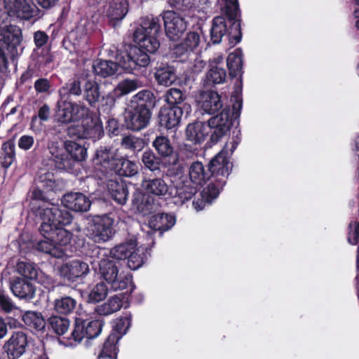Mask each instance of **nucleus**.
<instances>
[{"instance_id": "obj_1", "label": "nucleus", "mask_w": 359, "mask_h": 359, "mask_svg": "<svg viewBox=\"0 0 359 359\" xmlns=\"http://www.w3.org/2000/svg\"><path fill=\"white\" fill-rule=\"evenodd\" d=\"M39 215L42 221L40 232L43 237L50 239L56 245L61 248L69 243L72 233L60 227L72 222L73 217L68 210L51 204L49 206L40 207Z\"/></svg>"}, {"instance_id": "obj_2", "label": "nucleus", "mask_w": 359, "mask_h": 359, "mask_svg": "<svg viewBox=\"0 0 359 359\" xmlns=\"http://www.w3.org/2000/svg\"><path fill=\"white\" fill-rule=\"evenodd\" d=\"M161 27L158 18L146 17L142 20L141 27L135 32L134 39L141 53H154L159 48L158 36Z\"/></svg>"}, {"instance_id": "obj_3", "label": "nucleus", "mask_w": 359, "mask_h": 359, "mask_svg": "<svg viewBox=\"0 0 359 359\" xmlns=\"http://www.w3.org/2000/svg\"><path fill=\"white\" fill-rule=\"evenodd\" d=\"M239 142V137L236 136V138H232L209 163L208 171L211 173L212 179L219 183L220 187L224 186L226 182L232 167L229 157Z\"/></svg>"}, {"instance_id": "obj_4", "label": "nucleus", "mask_w": 359, "mask_h": 359, "mask_svg": "<svg viewBox=\"0 0 359 359\" xmlns=\"http://www.w3.org/2000/svg\"><path fill=\"white\" fill-rule=\"evenodd\" d=\"M99 272L101 276L111 285L113 290L126 289L132 282V276L120 271V264L107 256L99 262Z\"/></svg>"}, {"instance_id": "obj_5", "label": "nucleus", "mask_w": 359, "mask_h": 359, "mask_svg": "<svg viewBox=\"0 0 359 359\" xmlns=\"http://www.w3.org/2000/svg\"><path fill=\"white\" fill-rule=\"evenodd\" d=\"M81 125L69 127L67 133L69 137L79 139H92L97 140L104 134L102 122L96 116L88 113L81 118Z\"/></svg>"}, {"instance_id": "obj_6", "label": "nucleus", "mask_w": 359, "mask_h": 359, "mask_svg": "<svg viewBox=\"0 0 359 359\" xmlns=\"http://www.w3.org/2000/svg\"><path fill=\"white\" fill-rule=\"evenodd\" d=\"M113 224L114 220L109 216H95L89 224L86 235L95 243L107 242L114 233Z\"/></svg>"}, {"instance_id": "obj_7", "label": "nucleus", "mask_w": 359, "mask_h": 359, "mask_svg": "<svg viewBox=\"0 0 359 359\" xmlns=\"http://www.w3.org/2000/svg\"><path fill=\"white\" fill-rule=\"evenodd\" d=\"M151 112L144 103L131 104L126 110L125 123L128 129L140 130L149 123Z\"/></svg>"}, {"instance_id": "obj_8", "label": "nucleus", "mask_w": 359, "mask_h": 359, "mask_svg": "<svg viewBox=\"0 0 359 359\" xmlns=\"http://www.w3.org/2000/svg\"><path fill=\"white\" fill-rule=\"evenodd\" d=\"M89 112V109L83 104L64 100L57 102V117L61 123H68L79 121Z\"/></svg>"}, {"instance_id": "obj_9", "label": "nucleus", "mask_w": 359, "mask_h": 359, "mask_svg": "<svg viewBox=\"0 0 359 359\" xmlns=\"http://www.w3.org/2000/svg\"><path fill=\"white\" fill-rule=\"evenodd\" d=\"M150 62V58L145 53H141L136 48H130L129 53L121 55L118 57V67H120L128 72H132L137 67H147Z\"/></svg>"}, {"instance_id": "obj_10", "label": "nucleus", "mask_w": 359, "mask_h": 359, "mask_svg": "<svg viewBox=\"0 0 359 359\" xmlns=\"http://www.w3.org/2000/svg\"><path fill=\"white\" fill-rule=\"evenodd\" d=\"M4 8L12 18L29 20L37 13L35 5L27 0H4Z\"/></svg>"}, {"instance_id": "obj_11", "label": "nucleus", "mask_w": 359, "mask_h": 359, "mask_svg": "<svg viewBox=\"0 0 359 359\" xmlns=\"http://www.w3.org/2000/svg\"><path fill=\"white\" fill-rule=\"evenodd\" d=\"M165 30L167 36L172 41L177 40L187 29L184 19L177 13L167 11L163 13Z\"/></svg>"}, {"instance_id": "obj_12", "label": "nucleus", "mask_w": 359, "mask_h": 359, "mask_svg": "<svg viewBox=\"0 0 359 359\" xmlns=\"http://www.w3.org/2000/svg\"><path fill=\"white\" fill-rule=\"evenodd\" d=\"M58 270L61 276L72 282L86 277L90 271L88 263L81 259L69 261L62 264Z\"/></svg>"}, {"instance_id": "obj_13", "label": "nucleus", "mask_w": 359, "mask_h": 359, "mask_svg": "<svg viewBox=\"0 0 359 359\" xmlns=\"http://www.w3.org/2000/svg\"><path fill=\"white\" fill-rule=\"evenodd\" d=\"M196 103L203 113L208 114L218 112L223 107L221 96L212 90L201 92L196 98Z\"/></svg>"}, {"instance_id": "obj_14", "label": "nucleus", "mask_w": 359, "mask_h": 359, "mask_svg": "<svg viewBox=\"0 0 359 359\" xmlns=\"http://www.w3.org/2000/svg\"><path fill=\"white\" fill-rule=\"evenodd\" d=\"M142 187L149 196L159 198H168L172 195V187L162 177L145 179Z\"/></svg>"}, {"instance_id": "obj_15", "label": "nucleus", "mask_w": 359, "mask_h": 359, "mask_svg": "<svg viewBox=\"0 0 359 359\" xmlns=\"http://www.w3.org/2000/svg\"><path fill=\"white\" fill-rule=\"evenodd\" d=\"M62 205L68 210L76 212H88L91 206L89 198L81 192H69L62 198Z\"/></svg>"}, {"instance_id": "obj_16", "label": "nucleus", "mask_w": 359, "mask_h": 359, "mask_svg": "<svg viewBox=\"0 0 359 359\" xmlns=\"http://www.w3.org/2000/svg\"><path fill=\"white\" fill-rule=\"evenodd\" d=\"M27 345L26 334L22 332L13 333L4 346L9 359H17L24 354Z\"/></svg>"}, {"instance_id": "obj_17", "label": "nucleus", "mask_w": 359, "mask_h": 359, "mask_svg": "<svg viewBox=\"0 0 359 359\" xmlns=\"http://www.w3.org/2000/svg\"><path fill=\"white\" fill-rule=\"evenodd\" d=\"M210 127V133L212 131L210 139L212 142H217L230 129L231 122L229 116L226 112L222 111L219 115L209 119L207 124Z\"/></svg>"}, {"instance_id": "obj_18", "label": "nucleus", "mask_w": 359, "mask_h": 359, "mask_svg": "<svg viewBox=\"0 0 359 359\" xmlns=\"http://www.w3.org/2000/svg\"><path fill=\"white\" fill-rule=\"evenodd\" d=\"M143 82L138 79H126L120 81L113 90V95L109 94L106 97L107 103L112 105L115 102V97L128 95L135 90L143 86Z\"/></svg>"}, {"instance_id": "obj_19", "label": "nucleus", "mask_w": 359, "mask_h": 359, "mask_svg": "<svg viewBox=\"0 0 359 359\" xmlns=\"http://www.w3.org/2000/svg\"><path fill=\"white\" fill-rule=\"evenodd\" d=\"M116 150L101 147L96 151L93 163L95 165L100 166L97 168L102 172H107L108 170H114L116 158Z\"/></svg>"}, {"instance_id": "obj_20", "label": "nucleus", "mask_w": 359, "mask_h": 359, "mask_svg": "<svg viewBox=\"0 0 359 359\" xmlns=\"http://www.w3.org/2000/svg\"><path fill=\"white\" fill-rule=\"evenodd\" d=\"M222 61L223 57L222 55H217L210 60L209 69L205 76L207 83L220 84L224 83L226 72L221 66Z\"/></svg>"}, {"instance_id": "obj_21", "label": "nucleus", "mask_w": 359, "mask_h": 359, "mask_svg": "<svg viewBox=\"0 0 359 359\" xmlns=\"http://www.w3.org/2000/svg\"><path fill=\"white\" fill-rule=\"evenodd\" d=\"M183 111L177 106L165 107L159 112V123L166 129H172L178 126L180 123Z\"/></svg>"}, {"instance_id": "obj_22", "label": "nucleus", "mask_w": 359, "mask_h": 359, "mask_svg": "<svg viewBox=\"0 0 359 359\" xmlns=\"http://www.w3.org/2000/svg\"><path fill=\"white\" fill-rule=\"evenodd\" d=\"M175 192H172L173 203L177 205H182L187 201H189L196 194L197 189L196 186L192 185L188 180H182L175 187Z\"/></svg>"}, {"instance_id": "obj_23", "label": "nucleus", "mask_w": 359, "mask_h": 359, "mask_svg": "<svg viewBox=\"0 0 359 359\" xmlns=\"http://www.w3.org/2000/svg\"><path fill=\"white\" fill-rule=\"evenodd\" d=\"M48 149L53 158V161L55 162V166L58 169H68L71 168V160L68 155L65 154L63 148L60 146L58 142H49L48 143Z\"/></svg>"}, {"instance_id": "obj_24", "label": "nucleus", "mask_w": 359, "mask_h": 359, "mask_svg": "<svg viewBox=\"0 0 359 359\" xmlns=\"http://www.w3.org/2000/svg\"><path fill=\"white\" fill-rule=\"evenodd\" d=\"M210 133V127L202 121L189 124L186 130L187 140L196 144L203 142Z\"/></svg>"}, {"instance_id": "obj_25", "label": "nucleus", "mask_w": 359, "mask_h": 359, "mask_svg": "<svg viewBox=\"0 0 359 359\" xmlns=\"http://www.w3.org/2000/svg\"><path fill=\"white\" fill-rule=\"evenodd\" d=\"M21 41L22 32L18 27L10 25L0 28V42L8 48H15Z\"/></svg>"}, {"instance_id": "obj_26", "label": "nucleus", "mask_w": 359, "mask_h": 359, "mask_svg": "<svg viewBox=\"0 0 359 359\" xmlns=\"http://www.w3.org/2000/svg\"><path fill=\"white\" fill-rule=\"evenodd\" d=\"M11 289L13 294L20 299H31L35 294V289L32 284L21 278L13 279L11 283Z\"/></svg>"}, {"instance_id": "obj_27", "label": "nucleus", "mask_w": 359, "mask_h": 359, "mask_svg": "<svg viewBox=\"0 0 359 359\" xmlns=\"http://www.w3.org/2000/svg\"><path fill=\"white\" fill-rule=\"evenodd\" d=\"M189 176L191 184L196 186H202L209 180L210 175L208 170H207L201 162L196 161L191 164L189 169Z\"/></svg>"}, {"instance_id": "obj_28", "label": "nucleus", "mask_w": 359, "mask_h": 359, "mask_svg": "<svg viewBox=\"0 0 359 359\" xmlns=\"http://www.w3.org/2000/svg\"><path fill=\"white\" fill-rule=\"evenodd\" d=\"M175 222V217L172 215L158 213L151 217L149 226L154 231H165L171 229Z\"/></svg>"}, {"instance_id": "obj_29", "label": "nucleus", "mask_w": 359, "mask_h": 359, "mask_svg": "<svg viewBox=\"0 0 359 359\" xmlns=\"http://www.w3.org/2000/svg\"><path fill=\"white\" fill-rule=\"evenodd\" d=\"M121 337L115 332H111L105 340L101 350L98 353L99 359H116L118 353L117 343Z\"/></svg>"}, {"instance_id": "obj_30", "label": "nucleus", "mask_w": 359, "mask_h": 359, "mask_svg": "<svg viewBox=\"0 0 359 359\" xmlns=\"http://www.w3.org/2000/svg\"><path fill=\"white\" fill-rule=\"evenodd\" d=\"M137 246L136 238H131L128 241L112 248L109 252L110 257L119 260L125 259L136 249Z\"/></svg>"}, {"instance_id": "obj_31", "label": "nucleus", "mask_w": 359, "mask_h": 359, "mask_svg": "<svg viewBox=\"0 0 359 359\" xmlns=\"http://www.w3.org/2000/svg\"><path fill=\"white\" fill-rule=\"evenodd\" d=\"M100 97V86L96 81L87 75L83 86V97L91 106L99 101Z\"/></svg>"}, {"instance_id": "obj_32", "label": "nucleus", "mask_w": 359, "mask_h": 359, "mask_svg": "<svg viewBox=\"0 0 359 359\" xmlns=\"http://www.w3.org/2000/svg\"><path fill=\"white\" fill-rule=\"evenodd\" d=\"M114 170L121 176L133 177L138 173V165L133 161L121 158L116 159Z\"/></svg>"}, {"instance_id": "obj_33", "label": "nucleus", "mask_w": 359, "mask_h": 359, "mask_svg": "<svg viewBox=\"0 0 359 359\" xmlns=\"http://www.w3.org/2000/svg\"><path fill=\"white\" fill-rule=\"evenodd\" d=\"M121 294L110 297L106 302L97 306L95 311L101 316H109L118 311L123 306Z\"/></svg>"}, {"instance_id": "obj_34", "label": "nucleus", "mask_w": 359, "mask_h": 359, "mask_svg": "<svg viewBox=\"0 0 359 359\" xmlns=\"http://www.w3.org/2000/svg\"><path fill=\"white\" fill-rule=\"evenodd\" d=\"M226 32L227 27L225 18L223 16H217L214 18L210 32L212 42L215 44L220 43Z\"/></svg>"}, {"instance_id": "obj_35", "label": "nucleus", "mask_w": 359, "mask_h": 359, "mask_svg": "<svg viewBox=\"0 0 359 359\" xmlns=\"http://www.w3.org/2000/svg\"><path fill=\"white\" fill-rule=\"evenodd\" d=\"M107 187L114 201L121 205L126 203L128 198V190L123 183L109 180L107 183Z\"/></svg>"}, {"instance_id": "obj_36", "label": "nucleus", "mask_w": 359, "mask_h": 359, "mask_svg": "<svg viewBox=\"0 0 359 359\" xmlns=\"http://www.w3.org/2000/svg\"><path fill=\"white\" fill-rule=\"evenodd\" d=\"M93 69L95 74L104 78L116 74L118 65L112 61L100 60L94 62Z\"/></svg>"}, {"instance_id": "obj_37", "label": "nucleus", "mask_w": 359, "mask_h": 359, "mask_svg": "<svg viewBox=\"0 0 359 359\" xmlns=\"http://www.w3.org/2000/svg\"><path fill=\"white\" fill-rule=\"evenodd\" d=\"M128 12L126 0H112L107 9V15L114 20H121Z\"/></svg>"}, {"instance_id": "obj_38", "label": "nucleus", "mask_w": 359, "mask_h": 359, "mask_svg": "<svg viewBox=\"0 0 359 359\" xmlns=\"http://www.w3.org/2000/svg\"><path fill=\"white\" fill-rule=\"evenodd\" d=\"M174 69L170 66L159 67L155 73V79L160 85L171 86L176 80Z\"/></svg>"}, {"instance_id": "obj_39", "label": "nucleus", "mask_w": 359, "mask_h": 359, "mask_svg": "<svg viewBox=\"0 0 359 359\" xmlns=\"http://www.w3.org/2000/svg\"><path fill=\"white\" fill-rule=\"evenodd\" d=\"M15 159V144L7 141L1 146L0 163L4 168H8Z\"/></svg>"}, {"instance_id": "obj_40", "label": "nucleus", "mask_w": 359, "mask_h": 359, "mask_svg": "<svg viewBox=\"0 0 359 359\" xmlns=\"http://www.w3.org/2000/svg\"><path fill=\"white\" fill-rule=\"evenodd\" d=\"M226 62L229 69V75L233 77L237 76L242 69V51L240 49H236L231 53L228 55Z\"/></svg>"}, {"instance_id": "obj_41", "label": "nucleus", "mask_w": 359, "mask_h": 359, "mask_svg": "<svg viewBox=\"0 0 359 359\" xmlns=\"http://www.w3.org/2000/svg\"><path fill=\"white\" fill-rule=\"evenodd\" d=\"M65 149L74 161H82L86 158L87 149L77 142L67 140L65 142Z\"/></svg>"}, {"instance_id": "obj_42", "label": "nucleus", "mask_w": 359, "mask_h": 359, "mask_svg": "<svg viewBox=\"0 0 359 359\" xmlns=\"http://www.w3.org/2000/svg\"><path fill=\"white\" fill-rule=\"evenodd\" d=\"M86 329L84 320L76 318L68 345L75 346L79 344L83 339H88V331Z\"/></svg>"}, {"instance_id": "obj_43", "label": "nucleus", "mask_w": 359, "mask_h": 359, "mask_svg": "<svg viewBox=\"0 0 359 359\" xmlns=\"http://www.w3.org/2000/svg\"><path fill=\"white\" fill-rule=\"evenodd\" d=\"M24 323L30 328L42 330L46 325L43 316L36 311H27L22 316Z\"/></svg>"}, {"instance_id": "obj_44", "label": "nucleus", "mask_w": 359, "mask_h": 359, "mask_svg": "<svg viewBox=\"0 0 359 359\" xmlns=\"http://www.w3.org/2000/svg\"><path fill=\"white\" fill-rule=\"evenodd\" d=\"M76 306V301L71 297L65 296L54 301V310L61 314L72 313Z\"/></svg>"}, {"instance_id": "obj_45", "label": "nucleus", "mask_w": 359, "mask_h": 359, "mask_svg": "<svg viewBox=\"0 0 359 359\" xmlns=\"http://www.w3.org/2000/svg\"><path fill=\"white\" fill-rule=\"evenodd\" d=\"M37 248L39 250L56 258L62 257L65 254L62 248L56 245L50 239L45 237L44 240L38 243Z\"/></svg>"}, {"instance_id": "obj_46", "label": "nucleus", "mask_w": 359, "mask_h": 359, "mask_svg": "<svg viewBox=\"0 0 359 359\" xmlns=\"http://www.w3.org/2000/svg\"><path fill=\"white\" fill-rule=\"evenodd\" d=\"M86 76L87 74L83 72L80 76L70 80L60 90V93L62 95L68 93L74 95H80L81 94V82H85Z\"/></svg>"}, {"instance_id": "obj_47", "label": "nucleus", "mask_w": 359, "mask_h": 359, "mask_svg": "<svg viewBox=\"0 0 359 359\" xmlns=\"http://www.w3.org/2000/svg\"><path fill=\"white\" fill-rule=\"evenodd\" d=\"M152 146L157 153L162 157L170 156L173 151L169 139L165 136H157L152 142Z\"/></svg>"}, {"instance_id": "obj_48", "label": "nucleus", "mask_w": 359, "mask_h": 359, "mask_svg": "<svg viewBox=\"0 0 359 359\" xmlns=\"http://www.w3.org/2000/svg\"><path fill=\"white\" fill-rule=\"evenodd\" d=\"M121 146L133 151H140L145 147L144 140L135 135H127L122 138Z\"/></svg>"}, {"instance_id": "obj_49", "label": "nucleus", "mask_w": 359, "mask_h": 359, "mask_svg": "<svg viewBox=\"0 0 359 359\" xmlns=\"http://www.w3.org/2000/svg\"><path fill=\"white\" fill-rule=\"evenodd\" d=\"M48 324L56 334L62 335L67 331L70 323L66 318L53 316L49 318Z\"/></svg>"}, {"instance_id": "obj_50", "label": "nucleus", "mask_w": 359, "mask_h": 359, "mask_svg": "<svg viewBox=\"0 0 359 359\" xmlns=\"http://www.w3.org/2000/svg\"><path fill=\"white\" fill-rule=\"evenodd\" d=\"M224 186H219V183L215 182L212 179L211 183L203 189L201 192V198L207 203H211L219 194L220 191Z\"/></svg>"}, {"instance_id": "obj_51", "label": "nucleus", "mask_w": 359, "mask_h": 359, "mask_svg": "<svg viewBox=\"0 0 359 359\" xmlns=\"http://www.w3.org/2000/svg\"><path fill=\"white\" fill-rule=\"evenodd\" d=\"M108 288L105 283L101 282L96 284L88 296V302L96 303L103 300L107 295Z\"/></svg>"}, {"instance_id": "obj_52", "label": "nucleus", "mask_w": 359, "mask_h": 359, "mask_svg": "<svg viewBox=\"0 0 359 359\" xmlns=\"http://www.w3.org/2000/svg\"><path fill=\"white\" fill-rule=\"evenodd\" d=\"M141 161L145 168L151 171L160 170V159L149 149L143 152Z\"/></svg>"}, {"instance_id": "obj_53", "label": "nucleus", "mask_w": 359, "mask_h": 359, "mask_svg": "<svg viewBox=\"0 0 359 359\" xmlns=\"http://www.w3.org/2000/svg\"><path fill=\"white\" fill-rule=\"evenodd\" d=\"M17 271L27 279H34L37 276V269L33 264L20 262L17 264Z\"/></svg>"}, {"instance_id": "obj_54", "label": "nucleus", "mask_w": 359, "mask_h": 359, "mask_svg": "<svg viewBox=\"0 0 359 359\" xmlns=\"http://www.w3.org/2000/svg\"><path fill=\"white\" fill-rule=\"evenodd\" d=\"M221 10L231 19L236 18L238 10V0H218Z\"/></svg>"}, {"instance_id": "obj_55", "label": "nucleus", "mask_w": 359, "mask_h": 359, "mask_svg": "<svg viewBox=\"0 0 359 359\" xmlns=\"http://www.w3.org/2000/svg\"><path fill=\"white\" fill-rule=\"evenodd\" d=\"M190 52L196 50L203 42L199 34L196 32H189L182 41Z\"/></svg>"}, {"instance_id": "obj_56", "label": "nucleus", "mask_w": 359, "mask_h": 359, "mask_svg": "<svg viewBox=\"0 0 359 359\" xmlns=\"http://www.w3.org/2000/svg\"><path fill=\"white\" fill-rule=\"evenodd\" d=\"M84 322L86 330L88 331V339L95 338L101 333L102 327L101 321L84 320Z\"/></svg>"}, {"instance_id": "obj_57", "label": "nucleus", "mask_w": 359, "mask_h": 359, "mask_svg": "<svg viewBox=\"0 0 359 359\" xmlns=\"http://www.w3.org/2000/svg\"><path fill=\"white\" fill-rule=\"evenodd\" d=\"M141 251L140 247L137 246L128 257V266L131 270H136L143 264L144 259L140 254Z\"/></svg>"}, {"instance_id": "obj_58", "label": "nucleus", "mask_w": 359, "mask_h": 359, "mask_svg": "<svg viewBox=\"0 0 359 359\" xmlns=\"http://www.w3.org/2000/svg\"><path fill=\"white\" fill-rule=\"evenodd\" d=\"M131 325V316L126 315L117 319L115 331L118 336L122 337L123 335L126 334Z\"/></svg>"}, {"instance_id": "obj_59", "label": "nucleus", "mask_w": 359, "mask_h": 359, "mask_svg": "<svg viewBox=\"0 0 359 359\" xmlns=\"http://www.w3.org/2000/svg\"><path fill=\"white\" fill-rule=\"evenodd\" d=\"M185 96L182 92L177 88H170L166 95V101L170 104H178L182 102Z\"/></svg>"}, {"instance_id": "obj_60", "label": "nucleus", "mask_w": 359, "mask_h": 359, "mask_svg": "<svg viewBox=\"0 0 359 359\" xmlns=\"http://www.w3.org/2000/svg\"><path fill=\"white\" fill-rule=\"evenodd\" d=\"M93 24L88 20H81L76 28V34H81L86 39V36L93 32Z\"/></svg>"}, {"instance_id": "obj_61", "label": "nucleus", "mask_w": 359, "mask_h": 359, "mask_svg": "<svg viewBox=\"0 0 359 359\" xmlns=\"http://www.w3.org/2000/svg\"><path fill=\"white\" fill-rule=\"evenodd\" d=\"M153 97V94L150 90H143L140 91L133 97L132 104L134 103H144L147 106V102H149Z\"/></svg>"}, {"instance_id": "obj_62", "label": "nucleus", "mask_w": 359, "mask_h": 359, "mask_svg": "<svg viewBox=\"0 0 359 359\" xmlns=\"http://www.w3.org/2000/svg\"><path fill=\"white\" fill-rule=\"evenodd\" d=\"M34 144V138L32 135H22L18 142V147L24 151L30 149Z\"/></svg>"}, {"instance_id": "obj_63", "label": "nucleus", "mask_w": 359, "mask_h": 359, "mask_svg": "<svg viewBox=\"0 0 359 359\" xmlns=\"http://www.w3.org/2000/svg\"><path fill=\"white\" fill-rule=\"evenodd\" d=\"M191 52L189 50H188L187 47L184 44V43L182 41L180 43L175 46L172 50V53L173 56L176 59H179L181 61H183L182 57L186 56L189 55Z\"/></svg>"}, {"instance_id": "obj_64", "label": "nucleus", "mask_w": 359, "mask_h": 359, "mask_svg": "<svg viewBox=\"0 0 359 359\" xmlns=\"http://www.w3.org/2000/svg\"><path fill=\"white\" fill-rule=\"evenodd\" d=\"M349 229L350 231L348 236V242L352 245H356L359 241V222L355 225L353 230L351 229L352 224H350Z\"/></svg>"}]
</instances>
